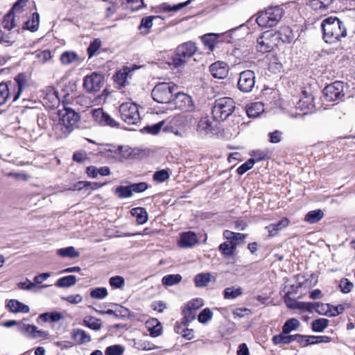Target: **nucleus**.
<instances>
[{
  "label": "nucleus",
  "mask_w": 355,
  "mask_h": 355,
  "mask_svg": "<svg viewBox=\"0 0 355 355\" xmlns=\"http://www.w3.org/2000/svg\"><path fill=\"white\" fill-rule=\"evenodd\" d=\"M59 119L53 125V134L56 139L67 137L77 126L79 114L71 108L60 110Z\"/></svg>",
  "instance_id": "1"
},
{
  "label": "nucleus",
  "mask_w": 355,
  "mask_h": 355,
  "mask_svg": "<svg viewBox=\"0 0 355 355\" xmlns=\"http://www.w3.org/2000/svg\"><path fill=\"white\" fill-rule=\"evenodd\" d=\"M321 28L323 39L327 43H336L347 35V28L343 22L336 17L325 18L321 24Z\"/></svg>",
  "instance_id": "2"
},
{
  "label": "nucleus",
  "mask_w": 355,
  "mask_h": 355,
  "mask_svg": "<svg viewBox=\"0 0 355 355\" xmlns=\"http://www.w3.org/2000/svg\"><path fill=\"white\" fill-rule=\"evenodd\" d=\"M27 84L26 76L18 74L13 81L0 83V105L5 104L12 97V102L16 101L21 96L24 87Z\"/></svg>",
  "instance_id": "3"
},
{
  "label": "nucleus",
  "mask_w": 355,
  "mask_h": 355,
  "mask_svg": "<svg viewBox=\"0 0 355 355\" xmlns=\"http://www.w3.org/2000/svg\"><path fill=\"white\" fill-rule=\"evenodd\" d=\"M196 50V44L191 42H185L180 45L176 49L175 53L172 58L171 62H168V64L178 69L183 68L191 59Z\"/></svg>",
  "instance_id": "4"
},
{
  "label": "nucleus",
  "mask_w": 355,
  "mask_h": 355,
  "mask_svg": "<svg viewBox=\"0 0 355 355\" xmlns=\"http://www.w3.org/2000/svg\"><path fill=\"white\" fill-rule=\"evenodd\" d=\"M284 10L279 6H272L262 11L257 18V23L261 27L271 28L275 26L281 20Z\"/></svg>",
  "instance_id": "5"
},
{
  "label": "nucleus",
  "mask_w": 355,
  "mask_h": 355,
  "mask_svg": "<svg viewBox=\"0 0 355 355\" xmlns=\"http://www.w3.org/2000/svg\"><path fill=\"white\" fill-rule=\"evenodd\" d=\"M235 103L231 98L225 97L216 99L212 107V115L216 121L227 119L234 112Z\"/></svg>",
  "instance_id": "6"
},
{
  "label": "nucleus",
  "mask_w": 355,
  "mask_h": 355,
  "mask_svg": "<svg viewBox=\"0 0 355 355\" xmlns=\"http://www.w3.org/2000/svg\"><path fill=\"white\" fill-rule=\"evenodd\" d=\"M177 89L178 86L173 83H160L153 88L152 97L157 103L171 105V98Z\"/></svg>",
  "instance_id": "7"
},
{
  "label": "nucleus",
  "mask_w": 355,
  "mask_h": 355,
  "mask_svg": "<svg viewBox=\"0 0 355 355\" xmlns=\"http://www.w3.org/2000/svg\"><path fill=\"white\" fill-rule=\"evenodd\" d=\"M172 105H174L175 109L183 112H193L195 110L192 98L189 95L182 92H178L175 94V98L171 102V105H170L171 109L173 108Z\"/></svg>",
  "instance_id": "8"
},
{
  "label": "nucleus",
  "mask_w": 355,
  "mask_h": 355,
  "mask_svg": "<svg viewBox=\"0 0 355 355\" xmlns=\"http://www.w3.org/2000/svg\"><path fill=\"white\" fill-rule=\"evenodd\" d=\"M237 85L239 89L243 93L252 92L255 85L254 72L250 69L241 72Z\"/></svg>",
  "instance_id": "9"
},
{
  "label": "nucleus",
  "mask_w": 355,
  "mask_h": 355,
  "mask_svg": "<svg viewBox=\"0 0 355 355\" xmlns=\"http://www.w3.org/2000/svg\"><path fill=\"white\" fill-rule=\"evenodd\" d=\"M323 94L325 101H334L340 99L344 96L343 93V83L340 81H336L327 86L323 89Z\"/></svg>",
  "instance_id": "10"
},
{
  "label": "nucleus",
  "mask_w": 355,
  "mask_h": 355,
  "mask_svg": "<svg viewBox=\"0 0 355 355\" xmlns=\"http://www.w3.org/2000/svg\"><path fill=\"white\" fill-rule=\"evenodd\" d=\"M92 116L95 121L101 126L119 128L120 124L103 108L95 109L92 111Z\"/></svg>",
  "instance_id": "11"
},
{
  "label": "nucleus",
  "mask_w": 355,
  "mask_h": 355,
  "mask_svg": "<svg viewBox=\"0 0 355 355\" xmlns=\"http://www.w3.org/2000/svg\"><path fill=\"white\" fill-rule=\"evenodd\" d=\"M104 83V77L98 73L94 72L86 76L83 80V87L89 93L97 92Z\"/></svg>",
  "instance_id": "12"
},
{
  "label": "nucleus",
  "mask_w": 355,
  "mask_h": 355,
  "mask_svg": "<svg viewBox=\"0 0 355 355\" xmlns=\"http://www.w3.org/2000/svg\"><path fill=\"white\" fill-rule=\"evenodd\" d=\"M276 36L271 32H264L260 37L257 38V49L260 53H264L270 52L273 46L275 44L272 38Z\"/></svg>",
  "instance_id": "13"
},
{
  "label": "nucleus",
  "mask_w": 355,
  "mask_h": 355,
  "mask_svg": "<svg viewBox=\"0 0 355 355\" xmlns=\"http://www.w3.org/2000/svg\"><path fill=\"white\" fill-rule=\"evenodd\" d=\"M209 71L215 78L223 79L227 76L229 67L225 62L217 61L210 65Z\"/></svg>",
  "instance_id": "14"
},
{
  "label": "nucleus",
  "mask_w": 355,
  "mask_h": 355,
  "mask_svg": "<svg viewBox=\"0 0 355 355\" xmlns=\"http://www.w3.org/2000/svg\"><path fill=\"white\" fill-rule=\"evenodd\" d=\"M133 102L131 101L123 103L119 106L121 119L128 125L133 124Z\"/></svg>",
  "instance_id": "15"
},
{
  "label": "nucleus",
  "mask_w": 355,
  "mask_h": 355,
  "mask_svg": "<svg viewBox=\"0 0 355 355\" xmlns=\"http://www.w3.org/2000/svg\"><path fill=\"white\" fill-rule=\"evenodd\" d=\"M198 243L196 234L192 232H183L180 235V245L182 248H192Z\"/></svg>",
  "instance_id": "16"
},
{
  "label": "nucleus",
  "mask_w": 355,
  "mask_h": 355,
  "mask_svg": "<svg viewBox=\"0 0 355 355\" xmlns=\"http://www.w3.org/2000/svg\"><path fill=\"white\" fill-rule=\"evenodd\" d=\"M289 223L288 218H283L276 223L270 224L266 229L268 230L269 236L272 237L277 235L279 231L286 227Z\"/></svg>",
  "instance_id": "17"
},
{
  "label": "nucleus",
  "mask_w": 355,
  "mask_h": 355,
  "mask_svg": "<svg viewBox=\"0 0 355 355\" xmlns=\"http://www.w3.org/2000/svg\"><path fill=\"white\" fill-rule=\"evenodd\" d=\"M146 328L152 337H157L161 335L162 327L158 320L151 318L146 322Z\"/></svg>",
  "instance_id": "18"
},
{
  "label": "nucleus",
  "mask_w": 355,
  "mask_h": 355,
  "mask_svg": "<svg viewBox=\"0 0 355 355\" xmlns=\"http://www.w3.org/2000/svg\"><path fill=\"white\" fill-rule=\"evenodd\" d=\"M131 72V69L128 67H124L121 70L118 71L113 76L114 80L120 86H125L128 83V78Z\"/></svg>",
  "instance_id": "19"
},
{
  "label": "nucleus",
  "mask_w": 355,
  "mask_h": 355,
  "mask_svg": "<svg viewBox=\"0 0 355 355\" xmlns=\"http://www.w3.org/2000/svg\"><path fill=\"white\" fill-rule=\"evenodd\" d=\"M213 130L212 121L208 116L200 119L197 125V131L202 135L211 133Z\"/></svg>",
  "instance_id": "20"
},
{
  "label": "nucleus",
  "mask_w": 355,
  "mask_h": 355,
  "mask_svg": "<svg viewBox=\"0 0 355 355\" xmlns=\"http://www.w3.org/2000/svg\"><path fill=\"white\" fill-rule=\"evenodd\" d=\"M297 338H299V336H297ZM296 338V336L293 335H288V333H284L282 332L278 335H275L272 337V343L276 345H287L293 341H295V339Z\"/></svg>",
  "instance_id": "21"
},
{
  "label": "nucleus",
  "mask_w": 355,
  "mask_h": 355,
  "mask_svg": "<svg viewBox=\"0 0 355 355\" xmlns=\"http://www.w3.org/2000/svg\"><path fill=\"white\" fill-rule=\"evenodd\" d=\"M7 306L10 311L14 313H27L30 311L29 306L19 302L17 300H10L7 304Z\"/></svg>",
  "instance_id": "22"
},
{
  "label": "nucleus",
  "mask_w": 355,
  "mask_h": 355,
  "mask_svg": "<svg viewBox=\"0 0 355 355\" xmlns=\"http://www.w3.org/2000/svg\"><path fill=\"white\" fill-rule=\"evenodd\" d=\"M275 37L279 38L284 43H291L295 35L291 28L284 26L280 28Z\"/></svg>",
  "instance_id": "23"
},
{
  "label": "nucleus",
  "mask_w": 355,
  "mask_h": 355,
  "mask_svg": "<svg viewBox=\"0 0 355 355\" xmlns=\"http://www.w3.org/2000/svg\"><path fill=\"white\" fill-rule=\"evenodd\" d=\"M264 111L263 104L261 102H254L247 107V114L250 118H256Z\"/></svg>",
  "instance_id": "24"
},
{
  "label": "nucleus",
  "mask_w": 355,
  "mask_h": 355,
  "mask_svg": "<svg viewBox=\"0 0 355 355\" xmlns=\"http://www.w3.org/2000/svg\"><path fill=\"white\" fill-rule=\"evenodd\" d=\"M71 336L73 339L79 345L91 341L90 336L87 334L85 331L80 329H73Z\"/></svg>",
  "instance_id": "25"
},
{
  "label": "nucleus",
  "mask_w": 355,
  "mask_h": 355,
  "mask_svg": "<svg viewBox=\"0 0 355 355\" xmlns=\"http://www.w3.org/2000/svg\"><path fill=\"white\" fill-rule=\"evenodd\" d=\"M60 61L62 64L67 65L73 62H79L80 58L78 55L72 51L63 52L60 55Z\"/></svg>",
  "instance_id": "26"
},
{
  "label": "nucleus",
  "mask_w": 355,
  "mask_h": 355,
  "mask_svg": "<svg viewBox=\"0 0 355 355\" xmlns=\"http://www.w3.org/2000/svg\"><path fill=\"white\" fill-rule=\"evenodd\" d=\"M83 324L85 327L95 331L100 330L102 327L101 320L93 316L85 317L83 321Z\"/></svg>",
  "instance_id": "27"
},
{
  "label": "nucleus",
  "mask_w": 355,
  "mask_h": 355,
  "mask_svg": "<svg viewBox=\"0 0 355 355\" xmlns=\"http://www.w3.org/2000/svg\"><path fill=\"white\" fill-rule=\"evenodd\" d=\"M76 282V276L70 275L58 279L55 286L59 288H67L75 285Z\"/></svg>",
  "instance_id": "28"
},
{
  "label": "nucleus",
  "mask_w": 355,
  "mask_h": 355,
  "mask_svg": "<svg viewBox=\"0 0 355 355\" xmlns=\"http://www.w3.org/2000/svg\"><path fill=\"white\" fill-rule=\"evenodd\" d=\"M324 216V213L321 209H316L309 211L305 217L304 220L311 224L315 223L320 220Z\"/></svg>",
  "instance_id": "29"
},
{
  "label": "nucleus",
  "mask_w": 355,
  "mask_h": 355,
  "mask_svg": "<svg viewBox=\"0 0 355 355\" xmlns=\"http://www.w3.org/2000/svg\"><path fill=\"white\" fill-rule=\"evenodd\" d=\"M243 294V289L241 287L230 286L226 288L223 291L225 299H235Z\"/></svg>",
  "instance_id": "30"
},
{
  "label": "nucleus",
  "mask_w": 355,
  "mask_h": 355,
  "mask_svg": "<svg viewBox=\"0 0 355 355\" xmlns=\"http://www.w3.org/2000/svg\"><path fill=\"white\" fill-rule=\"evenodd\" d=\"M157 17V16H148L141 19L139 28L144 35H146L149 33L150 28L153 26V19Z\"/></svg>",
  "instance_id": "31"
},
{
  "label": "nucleus",
  "mask_w": 355,
  "mask_h": 355,
  "mask_svg": "<svg viewBox=\"0 0 355 355\" xmlns=\"http://www.w3.org/2000/svg\"><path fill=\"white\" fill-rule=\"evenodd\" d=\"M40 24V15L37 12H34L32 15L31 19L25 22V28L35 32L37 31Z\"/></svg>",
  "instance_id": "32"
},
{
  "label": "nucleus",
  "mask_w": 355,
  "mask_h": 355,
  "mask_svg": "<svg viewBox=\"0 0 355 355\" xmlns=\"http://www.w3.org/2000/svg\"><path fill=\"white\" fill-rule=\"evenodd\" d=\"M211 275L209 272L198 274L194 279L195 284L197 287L206 286L211 281Z\"/></svg>",
  "instance_id": "33"
},
{
  "label": "nucleus",
  "mask_w": 355,
  "mask_h": 355,
  "mask_svg": "<svg viewBox=\"0 0 355 355\" xmlns=\"http://www.w3.org/2000/svg\"><path fill=\"white\" fill-rule=\"evenodd\" d=\"M300 326V322L296 318H291L286 321L282 327L284 333L290 334L291 331L297 330Z\"/></svg>",
  "instance_id": "34"
},
{
  "label": "nucleus",
  "mask_w": 355,
  "mask_h": 355,
  "mask_svg": "<svg viewBox=\"0 0 355 355\" xmlns=\"http://www.w3.org/2000/svg\"><path fill=\"white\" fill-rule=\"evenodd\" d=\"M135 216L139 225L144 224L148 218L146 209L144 207H135Z\"/></svg>",
  "instance_id": "35"
},
{
  "label": "nucleus",
  "mask_w": 355,
  "mask_h": 355,
  "mask_svg": "<svg viewBox=\"0 0 355 355\" xmlns=\"http://www.w3.org/2000/svg\"><path fill=\"white\" fill-rule=\"evenodd\" d=\"M57 254L60 257L69 258H75L79 256V252L73 246L58 249Z\"/></svg>",
  "instance_id": "36"
},
{
  "label": "nucleus",
  "mask_w": 355,
  "mask_h": 355,
  "mask_svg": "<svg viewBox=\"0 0 355 355\" xmlns=\"http://www.w3.org/2000/svg\"><path fill=\"white\" fill-rule=\"evenodd\" d=\"M190 0L187 1H185V2H183V3H180L178 4H176V5H173V6H171L167 3H163L161 4L160 6V8L164 11V12H176V11H178L180 10H181L182 8H184L185 6H187L189 3H190Z\"/></svg>",
  "instance_id": "37"
},
{
  "label": "nucleus",
  "mask_w": 355,
  "mask_h": 355,
  "mask_svg": "<svg viewBox=\"0 0 355 355\" xmlns=\"http://www.w3.org/2000/svg\"><path fill=\"white\" fill-rule=\"evenodd\" d=\"M182 277L180 274L168 275L163 277L162 282L164 285L171 286L180 283Z\"/></svg>",
  "instance_id": "38"
},
{
  "label": "nucleus",
  "mask_w": 355,
  "mask_h": 355,
  "mask_svg": "<svg viewBox=\"0 0 355 355\" xmlns=\"http://www.w3.org/2000/svg\"><path fill=\"white\" fill-rule=\"evenodd\" d=\"M133 185L120 186L116 188L114 193L120 198H126L130 197L132 194Z\"/></svg>",
  "instance_id": "39"
},
{
  "label": "nucleus",
  "mask_w": 355,
  "mask_h": 355,
  "mask_svg": "<svg viewBox=\"0 0 355 355\" xmlns=\"http://www.w3.org/2000/svg\"><path fill=\"white\" fill-rule=\"evenodd\" d=\"M217 39L218 35L214 33L206 34L202 37V41L211 51L214 50Z\"/></svg>",
  "instance_id": "40"
},
{
  "label": "nucleus",
  "mask_w": 355,
  "mask_h": 355,
  "mask_svg": "<svg viewBox=\"0 0 355 355\" xmlns=\"http://www.w3.org/2000/svg\"><path fill=\"white\" fill-rule=\"evenodd\" d=\"M219 250L225 257L232 256L236 250L235 245L224 242L219 245Z\"/></svg>",
  "instance_id": "41"
},
{
  "label": "nucleus",
  "mask_w": 355,
  "mask_h": 355,
  "mask_svg": "<svg viewBox=\"0 0 355 355\" xmlns=\"http://www.w3.org/2000/svg\"><path fill=\"white\" fill-rule=\"evenodd\" d=\"M107 291L105 287H98L90 291V297L93 299L102 300L107 296Z\"/></svg>",
  "instance_id": "42"
},
{
  "label": "nucleus",
  "mask_w": 355,
  "mask_h": 355,
  "mask_svg": "<svg viewBox=\"0 0 355 355\" xmlns=\"http://www.w3.org/2000/svg\"><path fill=\"white\" fill-rule=\"evenodd\" d=\"M328 320L320 318L315 320L312 322V329L315 332H322L328 326Z\"/></svg>",
  "instance_id": "43"
},
{
  "label": "nucleus",
  "mask_w": 355,
  "mask_h": 355,
  "mask_svg": "<svg viewBox=\"0 0 355 355\" xmlns=\"http://www.w3.org/2000/svg\"><path fill=\"white\" fill-rule=\"evenodd\" d=\"M183 318H182V324L184 326L189 325L190 322H191L196 318V311L189 309L186 306V308L182 311Z\"/></svg>",
  "instance_id": "44"
},
{
  "label": "nucleus",
  "mask_w": 355,
  "mask_h": 355,
  "mask_svg": "<svg viewBox=\"0 0 355 355\" xmlns=\"http://www.w3.org/2000/svg\"><path fill=\"white\" fill-rule=\"evenodd\" d=\"M125 348L120 345H114L107 347L105 350V355H123Z\"/></svg>",
  "instance_id": "45"
},
{
  "label": "nucleus",
  "mask_w": 355,
  "mask_h": 355,
  "mask_svg": "<svg viewBox=\"0 0 355 355\" xmlns=\"http://www.w3.org/2000/svg\"><path fill=\"white\" fill-rule=\"evenodd\" d=\"M3 26L4 28L8 31L12 29L15 26L13 13L9 12L4 16L3 20Z\"/></svg>",
  "instance_id": "46"
},
{
  "label": "nucleus",
  "mask_w": 355,
  "mask_h": 355,
  "mask_svg": "<svg viewBox=\"0 0 355 355\" xmlns=\"http://www.w3.org/2000/svg\"><path fill=\"white\" fill-rule=\"evenodd\" d=\"M133 153V150L128 146H119L116 150V153L121 156L123 159L129 158Z\"/></svg>",
  "instance_id": "47"
},
{
  "label": "nucleus",
  "mask_w": 355,
  "mask_h": 355,
  "mask_svg": "<svg viewBox=\"0 0 355 355\" xmlns=\"http://www.w3.org/2000/svg\"><path fill=\"white\" fill-rule=\"evenodd\" d=\"M213 316L212 311L209 308L204 309L198 315V321L201 323L205 324L209 321Z\"/></svg>",
  "instance_id": "48"
},
{
  "label": "nucleus",
  "mask_w": 355,
  "mask_h": 355,
  "mask_svg": "<svg viewBox=\"0 0 355 355\" xmlns=\"http://www.w3.org/2000/svg\"><path fill=\"white\" fill-rule=\"evenodd\" d=\"M316 312L320 315H325L329 316L331 313V305L329 304H323L317 302Z\"/></svg>",
  "instance_id": "49"
},
{
  "label": "nucleus",
  "mask_w": 355,
  "mask_h": 355,
  "mask_svg": "<svg viewBox=\"0 0 355 355\" xmlns=\"http://www.w3.org/2000/svg\"><path fill=\"white\" fill-rule=\"evenodd\" d=\"M101 45V40L98 39L94 40L88 46L87 48V53L89 55V57L91 58L94 56L98 49H100Z\"/></svg>",
  "instance_id": "50"
},
{
  "label": "nucleus",
  "mask_w": 355,
  "mask_h": 355,
  "mask_svg": "<svg viewBox=\"0 0 355 355\" xmlns=\"http://www.w3.org/2000/svg\"><path fill=\"white\" fill-rule=\"evenodd\" d=\"M164 124V121H160L157 123H155L153 125H148L144 128V130L147 133L152 135H157L159 132L162 125Z\"/></svg>",
  "instance_id": "51"
},
{
  "label": "nucleus",
  "mask_w": 355,
  "mask_h": 355,
  "mask_svg": "<svg viewBox=\"0 0 355 355\" xmlns=\"http://www.w3.org/2000/svg\"><path fill=\"white\" fill-rule=\"evenodd\" d=\"M169 178V174L166 170H160L155 172L153 175V179L155 181L159 182H163Z\"/></svg>",
  "instance_id": "52"
},
{
  "label": "nucleus",
  "mask_w": 355,
  "mask_h": 355,
  "mask_svg": "<svg viewBox=\"0 0 355 355\" xmlns=\"http://www.w3.org/2000/svg\"><path fill=\"white\" fill-rule=\"evenodd\" d=\"M254 164V159H248L246 162H245L244 164H243L242 165H241L238 168H237V173L239 174V175H243L244 174L246 171H248V170H250V168H252L253 167Z\"/></svg>",
  "instance_id": "53"
},
{
  "label": "nucleus",
  "mask_w": 355,
  "mask_h": 355,
  "mask_svg": "<svg viewBox=\"0 0 355 355\" xmlns=\"http://www.w3.org/2000/svg\"><path fill=\"white\" fill-rule=\"evenodd\" d=\"M316 305L317 302H300L298 304L297 309L300 310H304L309 312H312L313 311H316Z\"/></svg>",
  "instance_id": "54"
},
{
  "label": "nucleus",
  "mask_w": 355,
  "mask_h": 355,
  "mask_svg": "<svg viewBox=\"0 0 355 355\" xmlns=\"http://www.w3.org/2000/svg\"><path fill=\"white\" fill-rule=\"evenodd\" d=\"M61 299L72 304H78L83 301V297L80 294L62 297Z\"/></svg>",
  "instance_id": "55"
},
{
  "label": "nucleus",
  "mask_w": 355,
  "mask_h": 355,
  "mask_svg": "<svg viewBox=\"0 0 355 355\" xmlns=\"http://www.w3.org/2000/svg\"><path fill=\"white\" fill-rule=\"evenodd\" d=\"M135 347H136L137 349L141 350H151L156 348L153 344L148 341H138L137 343L135 342Z\"/></svg>",
  "instance_id": "56"
},
{
  "label": "nucleus",
  "mask_w": 355,
  "mask_h": 355,
  "mask_svg": "<svg viewBox=\"0 0 355 355\" xmlns=\"http://www.w3.org/2000/svg\"><path fill=\"white\" fill-rule=\"evenodd\" d=\"M110 284L115 288H120L124 284V279L121 276L112 277L110 279Z\"/></svg>",
  "instance_id": "57"
},
{
  "label": "nucleus",
  "mask_w": 355,
  "mask_h": 355,
  "mask_svg": "<svg viewBox=\"0 0 355 355\" xmlns=\"http://www.w3.org/2000/svg\"><path fill=\"white\" fill-rule=\"evenodd\" d=\"M203 305V301L200 298H196L191 300L187 305L189 309L196 311L199 308Z\"/></svg>",
  "instance_id": "58"
},
{
  "label": "nucleus",
  "mask_w": 355,
  "mask_h": 355,
  "mask_svg": "<svg viewBox=\"0 0 355 355\" xmlns=\"http://www.w3.org/2000/svg\"><path fill=\"white\" fill-rule=\"evenodd\" d=\"M313 98L311 95H306L304 99H300L299 101V107L302 108L304 107L307 109H310L312 107Z\"/></svg>",
  "instance_id": "59"
},
{
  "label": "nucleus",
  "mask_w": 355,
  "mask_h": 355,
  "mask_svg": "<svg viewBox=\"0 0 355 355\" xmlns=\"http://www.w3.org/2000/svg\"><path fill=\"white\" fill-rule=\"evenodd\" d=\"M340 287L343 293H348L352 289L353 284L350 282L347 279H343L340 281Z\"/></svg>",
  "instance_id": "60"
},
{
  "label": "nucleus",
  "mask_w": 355,
  "mask_h": 355,
  "mask_svg": "<svg viewBox=\"0 0 355 355\" xmlns=\"http://www.w3.org/2000/svg\"><path fill=\"white\" fill-rule=\"evenodd\" d=\"M180 327H176L175 331L178 334H180L182 335V336L188 340H190L194 338L193 334V330L191 329H184L181 331H179Z\"/></svg>",
  "instance_id": "61"
},
{
  "label": "nucleus",
  "mask_w": 355,
  "mask_h": 355,
  "mask_svg": "<svg viewBox=\"0 0 355 355\" xmlns=\"http://www.w3.org/2000/svg\"><path fill=\"white\" fill-rule=\"evenodd\" d=\"M87 159V155L84 150L76 151L73 155V160L78 163H83Z\"/></svg>",
  "instance_id": "62"
},
{
  "label": "nucleus",
  "mask_w": 355,
  "mask_h": 355,
  "mask_svg": "<svg viewBox=\"0 0 355 355\" xmlns=\"http://www.w3.org/2000/svg\"><path fill=\"white\" fill-rule=\"evenodd\" d=\"M282 133L279 130H275L272 132L269 133L270 142L277 144L280 142L282 140Z\"/></svg>",
  "instance_id": "63"
},
{
  "label": "nucleus",
  "mask_w": 355,
  "mask_h": 355,
  "mask_svg": "<svg viewBox=\"0 0 355 355\" xmlns=\"http://www.w3.org/2000/svg\"><path fill=\"white\" fill-rule=\"evenodd\" d=\"M19 288L22 290H31L35 286V284L31 282L28 279H26L24 282H19L17 284Z\"/></svg>",
  "instance_id": "64"
}]
</instances>
